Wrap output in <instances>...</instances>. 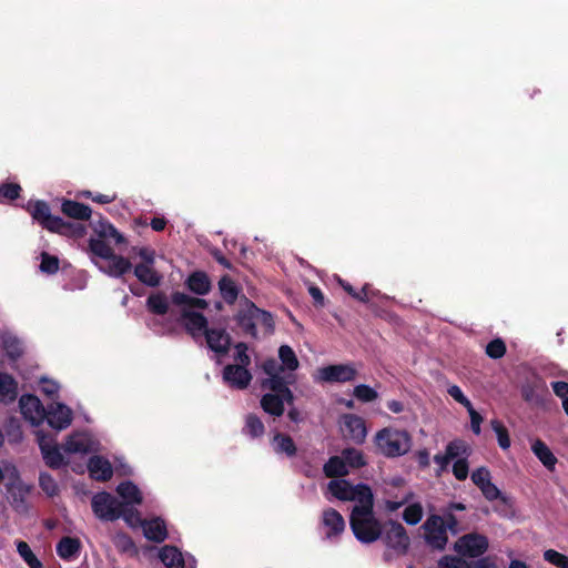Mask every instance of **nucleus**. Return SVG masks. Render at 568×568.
Wrapping results in <instances>:
<instances>
[{
	"label": "nucleus",
	"instance_id": "obj_1",
	"mask_svg": "<svg viewBox=\"0 0 568 568\" xmlns=\"http://www.w3.org/2000/svg\"><path fill=\"white\" fill-rule=\"evenodd\" d=\"M277 362L275 358H268L263 362L262 371L266 375L261 382L262 388H276L284 384H294L296 378L294 372L300 367L298 358L288 345H282L278 348Z\"/></svg>",
	"mask_w": 568,
	"mask_h": 568
},
{
	"label": "nucleus",
	"instance_id": "obj_2",
	"mask_svg": "<svg viewBox=\"0 0 568 568\" xmlns=\"http://www.w3.org/2000/svg\"><path fill=\"white\" fill-rule=\"evenodd\" d=\"M26 210L43 229L62 236L79 240L85 236L87 226L80 222L64 221L58 215H52L45 201H29Z\"/></svg>",
	"mask_w": 568,
	"mask_h": 568
},
{
	"label": "nucleus",
	"instance_id": "obj_3",
	"mask_svg": "<svg viewBox=\"0 0 568 568\" xmlns=\"http://www.w3.org/2000/svg\"><path fill=\"white\" fill-rule=\"evenodd\" d=\"M373 507L374 497L367 503L355 505L349 518L353 534L364 544L374 542L382 536L383 526L374 516Z\"/></svg>",
	"mask_w": 568,
	"mask_h": 568
},
{
	"label": "nucleus",
	"instance_id": "obj_4",
	"mask_svg": "<svg viewBox=\"0 0 568 568\" xmlns=\"http://www.w3.org/2000/svg\"><path fill=\"white\" fill-rule=\"evenodd\" d=\"M174 305L181 307V320L184 323L185 329L193 336L205 334L207 321L195 308H205L207 303L203 298L192 297L185 293L175 292L171 296Z\"/></svg>",
	"mask_w": 568,
	"mask_h": 568
},
{
	"label": "nucleus",
	"instance_id": "obj_5",
	"mask_svg": "<svg viewBox=\"0 0 568 568\" xmlns=\"http://www.w3.org/2000/svg\"><path fill=\"white\" fill-rule=\"evenodd\" d=\"M89 226L92 235L88 248H111L126 244L124 235L101 213L93 215Z\"/></svg>",
	"mask_w": 568,
	"mask_h": 568
},
{
	"label": "nucleus",
	"instance_id": "obj_6",
	"mask_svg": "<svg viewBox=\"0 0 568 568\" xmlns=\"http://www.w3.org/2000/svg\"><path fill=\"white\" fill-rule=\"evenodd\" d=\"M375 444L384 456L397 457L409 450L410 437L405 430L383 428L375 435Z\"/></svg>",
	"mask_w": 568,
	"mask_h": 568
},
{
	"label": "nucleus",
	"instance_id": "obj_7",
	"mask_svg": "<svg viewBox=\"0 0 568 568\" xmlns=\"http://www.w3.org/2000/svg\"><path fill=\"white\" fill-rule=\"evenodd\" d=\"M328 491L337 499L356 501L357 505L367 503L373 498L372 489L365 484L352 485L346 479H333L327 485Z\"/></svg>",
	"mask_w": 568,
	"mask_h": 568
},
{
	"label": "nucleus",
	"instance_id": "obj_8",
	"mask_svg": "<svg viewBox=\"0 0 568 568\" xmlns=\"http://www.w3.org/2000/svg\"><path fill=\"white\" fill-rule=\"evenodd\" d=\"M382 538L387 549L396 555H405L409 548L410 539L405 527L396 520H387L382 528Z\"/></svg>",
	"mask_w": 568,
	"mask_h": 568
},
{
	"label": "nucleus",
	"instance_id": "obj_9",
	"mask_svg": "<svg viewBox=\"0 0 568 568\" xmlns=\"http://www.w3.org/2000/svg\"><path fill=\"white\" fill-rule=\"evenodd\" d=\"M290 384L278 386L276 388H265L270 390L261 398V407L263 410L273 416L281 417L284 414V404L292 406L294 403L293 392L288 388Z\"/></svg>",
	"mask_w": 568,
	"mask_h": 568
},
{
	"label": "nucleus",
	"instance_id": "obj_10",
	"mask_svg": "<svg viewBox=\"0 0 568 568\" xmlns=\"http://www.w3.org/2000/svg\"><path fill=\"white\" fill-rule=\"evenodd\" d=\"M91 261L104 273L121 276L131 268V262L114 251H90Z\"/></svg>",
	"mask_w": 568,
	"mask_h": 568
},
{
	"label": "nucleus",
	"instance_id": "obj_11",
	"mask_svg": "<svg viewBox=\"0 0 568 568\" xmlns=\"http://www.w3.org/2000/svg\"><path fill=\"white\" fill-rule=\"evenodd\" d=\"M94 515L105 521H114L121 517L123 503L106 491L98 493L91 501Z\"/></svg>",
	"mask_w": 568,
	"mask_h": 568
},
{
	"label": "nucleus",
	"instance_id": "obj_12",
	"mask_svg": "<svg viewBox=\"0 0 568 568\" xmlns=\"http://www.w3.org/2000/svg\"><path fill=\"white\" fill-rule=\"evenodd\" d=\"M357 371L352 364L327 365L317 369L314 378L322 383H346L354 381Z\"/></svg>",
	"mask_w": 568,
	"mask_h": 568
},
{
	"label": "nucleus",
	"instance_id": "obj_13",
	"mask_svg": "<svg viewBox=\"0 0 568 568\" xmlns=\"http://www.w3.org/2000/svg\"><path fill=\"white\" fill-rule=\"evenodd\" d=\"M426 542L433 548L443 550L447 542L448 536L446 531L445 520L442 516L430 515L423 524Z\"/></svg>",
	"mask_w": 568,
	"mask_h": 568
},
{
	"label": "nucleus",
	"instance_id": "obj_14",
	"mask_svg": "<svg viewBox=\"0 0 568 568\" xmlns=\"http://www.w3.org/2000/svg\"><path fill=\"white\" fill-rule=\"evenodd\" d=\"M454 549L463 557L477 558L487 551L488 539L484 535L467 534L455 542Z\"/></svg>",
	"mask_w": 568,
	"mask_h": 568
},
{
	"label": "nucleus",
	"instance_id": "obj_15",
	"mask_svg": "<svg viewBox=\"0 0 568 568\" xmlns=\"http://www.w3.org/2000/svg\"><path fill=\"white\" fill-rule=\"evenodd\" d=\"M19 406L21 414L31 425L38 426L45 419L47 410L38 397L23 395L19 400Z\"/></svg>",
	"mask_w": 568,
	"mask_h": 568
},
{
	"label": "nucleus",
	"instance_id": "obj_16",
	"mask_svg": "<svg viewBox=\"0 0 568 568\" xmlns=\"http://www.w3.org/2000/svg\"><path fill=\"white\" fill-rule=\"evenodd\" d=\"M36 434L39 447L47 465L53 468L60 467L63 464V456L54 439L48 435H44L41 430H38Z\"/></svg>",
	"mask_w": 568,
	"mask_h": 568
},
{
	"label": "nucleus",
	"instance_id": "obj_17",
	"mask_svg": "<svg viewBox=\"0 0 568 568\" xmlns=\"http://www.w3.org/2000/svg\"><path fill=\"white\" fill-rule=\"evenodd\" d=\"M521 396L527 403L540 406L548 396L547 385L541 378L534 377L521 386Z\"/></svg>",
	"mask_w": 568,
	"mask_h": 568
},
{
	"label": "nucleus",
	"instance_id": "obj_18",
	"mask_svg": "<svg viewBox=\"0 0 568 568\" xmlns=\"http://www.w3.org/2000/svg\"><path fill=\"white\" fill-rule=\"evenodd\" d=\"M45 418L52 428L62 430L71 425L72 410L61 403H53L49 406Z\"/></svg>",
	"mask_w": 568,
	"mask_h": 568
},
{
	"label": "nucleus",
	"instance_id": "obj_19",
	"mask_svg": "<svg viewBox=\"0 0 568 568\" xmlns=\"http://www.w3.org/2000/svg\"><path fill=\"white\" fill-rule=\"evenodd\" d=\"M223 379L231 387L245 389L252 381V375L243 365L230 364L223 369Z\"/></svg>",
	"mask_w": 568,
	"mask_h": 568
},
{
	"label": "nucleus",
	"instance_id": "obj_20",
	"mask_svg": "<svg viewBox=\"0 0 568 568\" xmlns=\"http://www.w3.org/2000/svg\"><path fill=\"white\" fill-rule=\"evenodd\" d=\"M150 253L151 251H141V256L144 262L135 266L134 274L143 284L158 286L161 282V276L152 267L153 257Z\"/></svg>",
	"mask_w": 568,
	"mask_h": 568
},
{
	"label": "nucleus",
	"instance_id": "obj_21",
	"mask_svg": "<svg viewBox=\"0 0 568 568\" xmlns=\"http://www.w3.org/2000/svg\"><path fill=\"white\" fill-rule=\"evenodd\" d=\"M94 449V442L87 433H75L69 436L63 445V450L69 454H88Z\"/></svg>",
	"mask_w": 568,
	"mask_h": 568
},
{
	"label": "nucleus",
	"instance_id": "obj_22",
	"mask_svg": "<svg viewBox=\"0 0 568 568\" xmlns=\"http://www.w3.org/2000/svg\"><path fill=\"white\" fill-rule=\"evenodd\" d=\"M343 432L347 437L357 443H362L367 434L364 419L353 414H347L343 417Z\"/></svg>",
	"mask_w": 568,
	"mask_h": 568
},
{
	"label": "nucleus",
	"instance_id": "obj_23",
	"mask_svg": "<svg viewBox=\"0 0 568 568\" xmlns=\"http://www.w3.org/2000/svg\"><path fill=\"white\" fill-rule=\"evenodd\" d=\"M205 338L207 346L217 354H226L230 345L231 337L223 328H209L205 329Z\"/></svg>",
	"mask_w": 568,
	"mask_h": 568
},
{
	"label": "nucleus",
	"instance_id": "obj_24",
	"mask_svg": "<svg viewBox=\"0 0 568 568\" xmlns=\"http://www.w3.org/2000/svg\"><path fill=\"white\" fill-rule=\"evenodd\" d=\"M61 212L70 217V219H73V220H77V221H89L92 220V209L84 204V203H80L78 201H74V200H68V199H63L62 203H61Z\"/></svg>",
	"mask_w": 568,
	"mask_h": 568
},
{
	"label": "nucleus",
	"instance_id": "obj_25",
	"mask_svg": "<svg viewBox=\"0 0 568 568\" xmlns=\"http://www.w3.org/2000/svg\"><path fill=\"white\" fill-rule=\"evenodd\" d=\"M322 524L326 529V537L333 538L341 535L345 529L343 516L335 509L328 508L323 511Z\"/></svg>",
	"mask_w": 568,
	"mask_h": 568
},
{
	"label": "nucleus",
	"instance_id": "obj_26",
	"mask_svg": "<svg viewBox=\"0 0 568 568\" xmlns=\"http://www.w3.org/2000/svg\"><path fill=\"white\" fill-rule=\"evenodd\" d=\"M88 470L90 476L99 481H106L113 475L111 463L101 456H93L89 459Z\"/></svg>",
	"mask_w": 568,
	"mask_h": 568
},
{
	"label": "nucleus",
	"instance_id": "obj_27",
	"mask_svg": "<svg viewBox=\"0 0 568 568\" xmlns=\"http://www.w3.org/2000/svg\"><path fill=\"white\" fill-rule=\"evenodd\" d=\"M254 308H256V306L250 301L245 300V307L239 312L236 318L239 325L246 334L256 337L257 329L255 326V312H253Z\"/></svg>",
	"mask_w": 568,
	"mask_h": 568
},
{
	"label": "nucleus",
	"instance_id": "obj_28",
	"mask_svg": "<svg viewBox=\"0 0 568 568\" xmlns=\"http://www.w3.org/2000/svg\"><path fill=\"white\" fill-rule=\"evenodd\" d=\"M143 534L146 539L154 542H162L168 537V531L165 524L160 518H154L151 520H145L143 523Z\"/></svg>",
	"mask_w": 568,
	"mask_h": 568
},
{
	"label": "nucleus",
	"instance_id": "obj_29",
	"mask_svg": "<svg viewBox=\"0 0 568 568\" xmlns=\"http://www.w3.org/2000/svg\"><path fill=\"white\" fill-rule=\"evenodd\" d=\"M81 550V541L74 537H63L57 544V554L63 560L77 558Z\"/></svg>",
	"mask_w": 568,
	"mask_h": 568
},
{
	"label": "nucleus",
	"instance_id": "obj_30",
	"mask_svg": "<svg viewBox=\"0 0 568 568\" xmlns=\"http://www.w3.org/2000/svg\"><path fill=\"white\" fill-rule=\"evenodd\" d=\"M116 493L124 500L122 503L125 507H130L131 505H140L143 499L138 486L131 481L121 483L116 488Z\"/></svg>",
	"mask_w": 568,
	"mask_h": 568
},
{
	"label": "nucleus",
	"instance_id": "obj_31",
	"mask_svg": "<svg viewBox=\"0 0 568 568\" xmlns=\"http://www.w3.org/2000/svg\"><path fill=\"white\" fill-rule=\"evenodd\" d=\"M159 557L168 568H184L183 555L174 546H164L160 550Z\"/></svg>",
	"mask_w": 568,
	"mask_h": 568
},
{
	"label": "nucleus",
	"instance_id": "obj_32",
	"mask_svg": "<svg viewBox=\"0 0 568 568\" xmlns=\"http://www.w3.org/2000/svg\"><path fill=\"white\" fill-rule=\"evenodd\" d=\"M187 287L195 294L205 295L211 288L209 276L204 272H194L186 280Z\"/></svg>",
	"mask_w": 568,
	"mask_h": 568
},
{
	"label": "nucleus",
	"instance_id": "obj_33",
	"mask_svg": "<svg viewBox=\"0 0 568 568\" xmlns=\"http://www.w3.org/2000/svg\"><path fill=\"white\" fill-rule=\"evenodd\" d=\"M531 450L546 468H555L557 458L544 442L540 439L535 440L531 445Z\"/></svg>",
	"mask_w": 568,
	"mask_h": 568
},
{
	"label": "nucleus",
	"instance_id": "obj_34",
	"mask_svg": "<svg viewBox=\"0 0 568 568\" xmlns=\"http://www.w3.org/2000/svg\"><path fill=\"white\" fill-rule=\"evenodd\" d=\"M17 382L12 376L0 373V400L13 402L17 398Z\"/></svg>",
	"mask_w": 568,
	"mask_h": 568
},
{
	"label": "nucleus",
	"instance_id": "obj_35",
	"mask_svg": "<svg viewBox=\"0 0 568 568\" xmlns=\"http://www.w3.org/2000/svg\"><path fill=\"white\" fill-rule=\"evenodd\" d=\"M272 446L275 453L284 454L287 457H293L296 454V446L293 439L283 434H275L273 437Z\"/></svg>",
	"mask_w": 568,
	"mask_h": 568
},
{
	"label": "nucleus",
	"instance_id": "obj_36",
	"mask_svg": "<svg viewBox=\"0 0 568 568\" xmlns=\"http://www.w3.org/2000/svg\"><path fill=\"white\" fill-rule=\"evenodd\" d=\"M146 306L153 314L164 315L169 312L170 302L164 293L158 292L148 297Z\"/></svg>",
	"mask_w": 568,
	"mask_h": 568
},
{
	"label": "nucleus",
	"instance_id": "obj_37",
	"mask_svg": "<svg viewBox=\"0 0 568 568\" xmlns=\"http://www.w3.org/2000/svg\"><path fill=\"white\" fill-rule=\"evenodd\" d=\"M324 474L326 477H343L348 474V468L346 467V463L343 460L341 456L331 457L327 463L323 467Z\"/></svg>",
	"mask_w": 568,
	"mask_h": 568
},
{
	"label": "nucleus",
	"instance_id": "obj_38",
	"mask_svg": "<svg viewBox=\"0 0 568 568\" xmlns=\"http://www.w3.org/2000/svg\"><path fill=\"white\" fill-rule=\"evenodd\" d=\"M219 288L223 300L226 303L233 304L236 301L239 288L232 278L229 276H223L219 282Z\"/></svg>",
	"mask_w": 568,
	"mask_h": 568
},
{
	"label": "nucleus",
	"instance_id": "obj_39",
	"mask_svg": "<svg viewBox=\"0 0 568 568\" xmlns=\"http://www.w3.org/2000/svg\"><path fill=\"white\" fill-rule=\"evenodd\" d=\"M243 432L244 434L251 436L252 438H256L261 437L264 434L265 427L260 417H257L254 414H248L245 417V425Z\"/></svg>",
	"mask_w": 568,
	"mask_h": 568
},
{
	"label": "nucleus",
	"instance_id": "obj_40",
	"mask_svg": "<svg viewBox=\"0 0 568 568\" xmlns=\"http://www.w3.org/2000/svg\"><path fill=\"white\" fill-rule=\"evenodd\" d=\"M445 453L447 454L450 460L467 458L469 456V447L464 440L456 439L448 443Z\"/></svg>",
	"mask_w": 568,
	"mask_h": 568
},
{
	"label": "nucleus",
	"instance_id": "obj_41",
	"mask_svg": "<svg viewBox=\"0 0 568 568\" xmlns=\"http://www.w3.org/2000/svg\"><path fill=\"white\" fill-rule=\"evenodd\" d=\"M17 551L30 568H42L41 561L26 541L21 540L17 542Z\"/></svg>",
	"mask_w": 568,
	"mask_h": 568
},
{
	"label": "nucleus",
	"instance_id": "obj_42",
	"mask_svg": "<svg viewBox=\"0 0 568 568\" xmlns=\"http://www.w3.org/2000/svg\"><path fill=\"white\" fill-rule=\"evenodd\" d=\"M341 457L346 463L347 468H359L366 464L363 453L356 448L344 449Z\"/></svg>",
	"mask_w": 568,
	"mask_h": 568
},
{
	"label": "nucleus",
	"instance_id": "obj_43",
	"mask_svg": "<svg viewBox=\"0 0 568 568\" xmlns=\"http://www.w3.org/2000/svg\"><path fill=\"white\" fill-rule=\"evenodd\" d=\"M424 515V509L420 503H408V506L403 511V519L408 525H417Z\"/></svg>",
	"mask_w": 568,
	"mask_h": 568
},
{
	"label": "nucleus",
	"instance_id": "obj_44",
	"mask_svg": "<svg viewBox=\"0 0 568 568\" xmlns=\"http://www.w3.org/2000/svg\"><path fill=\"white\" fill-rule=\"evenodd\" d=\"M253 312H255L254 318L256 328L261 326L265 329V332L271 333L274 328V321L271 313L263 311L258 307L254 308Z\"/></svg>",
	"mask_w": 568,
	"mask_h": 568
},
{
	"label": "nucleus",
	"instance_id": "obj_45",
	"mask_svg": "<svg viewBox=\"0 0 568 568\" xmlns=\"http://www.w3.org/2000/svg\"><path fill=\"white\" fill-rule=\"evenodd\" d=\"M121 517L132 528L143 527L145 520L141 519L140 513L131 507H121Z\"/></svg>",
	"mask_w": 568,
	"mask_h": 568
},
{
	"label": "nucleus",
	"instance_id": "obj_46",
	"mask_svg": "<svg viewBox=\"0 0 568 568\" xmlns=\"http://www.w3.org/2000/svg\"><path fill=\"white\" fill-rule=\"evenodd\" d=\"M40 271L47 274H53L59 270V258L48 254L45 251L41 253Z\"/></svg>",
	"mask_w": 568,
	"mask_h": 568
},
{
	"label": "nucleus",
	"instance_id": "obj_47",
	"mask_svg": "<svg viewBox=\"0 0 568 568\" xmlns=\"http://www.w3.org/2000/svg\"><path fill=\"white\" fill-rule=\"evenodd\" d=\"M491 428L497 435L498 444L503 449H507L510 446V439L506 427L497 419L490 422Z\"/></svg>",
	"mask_w": 568,
	"mask_h": 568
},
{
	"label": "nucleus",
	"instance_id": "obj_48",
	"mask_svg": "<svg viewBox=\"0 0 568 568\" xmlns=\"http://www.w3.org/2000/svg\"><path fill=\"white\" fill-rule=\"evenodd\" d=\"M439 568H471L470 564L462 557L444 556L438 561Z\"/></svg>",
	"mask_w": 568,
	"mask_h": 568
},
{
	"label": "nucleus",
	"instance_id": "obj_49",
	"mask_svg": "<svg viewBox=\"0 0 568 568\" xmlns=\"http://www.w3.org/2000/svg\"><path fill=\"white\" fill-rule=\"evenodd\" d=\"M506 353V345L503 339L495 338L486 346V354L493 359L501 358Z\"/></svg>",
	"mask_w": 568,
	"mask_h": 568
},
{
	"label": "nucleus",
	"instance_id": "obj_50",
	"mask_svg": "<svg viewBox=\"0 0 568 568\" xmlns=\"http://www.w3.org/2000/svg\"><path fill=\"white\" fill-rule=\"evenodd\" d=\"M354 396L361 402L368 403L375 400L378 395L371 386L361 384L354 388Z\"/></svg>",
	"mask_w": 568,
	"mask_h": 568
},
{
	"label": "nucleus",
	"instance_id": "obj_51",
	"mask_svg": "<svg viewBox=\"0 0 568 568\" xmlns=\"http://www.w3.org/2000/svg\"><path fill=\"white\" fill-rule=\"evenodd\" d=\"M544 559L556 567L568 568V557L554 549L546 550Z\"/></svg>",
	"mask_w": 568,
	"mask_h": 568
},
{
	"label": "nucleus",
	"instance_id": "obj_52",
	"mask_svg": "<svg viewBox=\"0 0 568 568\" xmlns=\"http://www.w3.org/2000/svg\"><path fill=\"white\" fill-rule=\"evenodd\" d=\"M22 189L18 183H2L0 185V197L14 201L20 197Z\"/></svg>",
	"mask_w": 568,
	"mask_h": 568
},
{
	"label": "nucleus",
	"instance_id": "obj_53",
	"mask_svg": "<svg viewBox=\"0 0 568 568\" xmlns=\"http://www.w3.org/2000/svg\"><path fill=\"white\" fill-rule=\"evenodd\" d=\"M79 195L82 197H85V199H91L93 202L99 203V204H110L116 200L115 193H108V194L98 193L94 195L89 190L80 191Z\"/></svg>",
	"mask_w": 568,
	"mask_h": 568
},
{
	"label": "nucleus",
	"instance_id": "obj_54",
	"mask_svg": "<svg viewBox=\"0 0 568 568\" xmlns=\"http://www.w3.org/2000/svg\"><path fill=\"white\" fill-rule=\"evenodd\" d=\"M114 546L123 552L135 551V545L133 540L123 532H119L113 538Z\"/></svg>",
	"mask_w": 568,
	"mask_h": 568
},
{
	"label": "nucleus",
	"instance_id": "obj_55",
	"mask_svg": "<svg viewBox=\"0 0 568 568\" xmlns=\"http://www.w3.org/2000/svg\"><path fill=\"white\" fill-rule=\"evenodd\" d=\"M39 484H40V487L42 488V490L48 496L57 495V493H58V485H57L55 480L53 479V477L51 475H49L47 473L40 474Z\"/></svg>",
	"mask_w": 568,
	"mask_h": 568
},
{
	"label": "nucleus",
	"instance_id": "obj_56",
	"mask_svg": "<svg viewBox=\"0 0 568 568\" xmlns=\"http://www.w3.org/2000/svg\"><path fill=\"white\" fill-rule=\"evenodd\" d=\"M554 393L562 400V407L568 415V383L554 382L551 383Z\"/></svg>",
	"mask_w": 568,
	"mask_h": 568
},
{
	"label": "nucleus",
	"instance_id": "obj_57",
	"mask_svg": "<svg viewBox=\"0 0 568 568\" xmlns=\"http://www.w3.org/2000/svg\"><path fill=\"white\" fill-rule=\"evenodd\" d=\"M234 361L236 362L235 365H243L247 368V366L251 364V358L247 354V346L244 343H239L235 345V355Z\"/></svg>",
	"mask_w": 568,
	"mask_h": 568
},
{
	"label": "nucleus",
	"instance_id": "obj_58",
	"mask_svg": "<svg viewBox=\"0 0 568 568\" xmlns=\"http://www.w3.org/2000/svg\"><path fill=\"white\" fill-rule=\"evenodd\" d=\"M414 498V494L412 491H408L403 495V497L399 500H390L387 499L384 501L385 509L389 513L396 511L402 506L410 503Z\"/></svg>",
	"mask_w": 568,
	"mask_h": 568
},
{
	"label": "nucleus",
	"instance_id": "obj_59",
	"mask_svg": "<svg viewBox=\"0 0 568 568\" xmlns=\"http://www.w3.org/2000/svg\"><path fill=\"white\" fill-rule=\"evenodd\" d=\"M473 483L481 489L486 483H490V473L486 467H479L471 474Z\"/></svg>",
	"mask_w": 568,
	"mask_h": 568
},
{
	"label": "nucleus",
	"instance_id": "obj_60",
	"mask_svg": "<svg viewBox=\"0 0 568 568\" xmlns=\"http://www.w3.org/2000/svg\"><path fill=\"white\" fill-rule=\"evenodd\" d=\"M136 222H138L139 224H141V225H144V226L150 225V226H151V229H152L153 231H155V232H161V231H163V230L166 227V225H168V220H166L164 216H162V215L153 216V217L150 220V222H148V219H146V217H145L144 220L139 219Z\"/></svg>",
	"mask_w": 568,
	"mask_h": 568
},
{
	"label": "nucleus",
	"instance_id": "obj_61",
	"mask_svg": "<svg viewBox=\"0 0 568 568\" xmlns=\"http://www.w3.org/2000/svg\"><path fill=\"white\" fill-rule=\"evenodd\" d=\"M453 474L458 480H465L468 476L467 458H459L453 465Z\"/></svg>",
	"mask_w": 568,
	"mask_h": 568
},
{
	"label": "nucleus",
	"instance_id": "obj_62",
	"mask_svg": "<svg viewBox=\"0 0 568 568\" xmlns=\"http://www.w3.org/2000/svg\"><path fill=\"white\" fill-rule=\"evenodd\" d=\"M447 393L460 405L465 408H470V400L464 395L463 390L457 385H452L448 387Z\"/></svg>",
	"mask_w": 568,
	"mask_h": 568
},
{
	"label": "nucleus",
	"instance_id": "obj_63",
	"mask_svg": "<svg viewBox=\"0 0 568 568\" xmlns=\"http://www.w3.org/2000/svg\"><path fill=\"white\" fill-rule=\"evenodd\" d=\"M470 416L471 429L476 435L480 434V423L483 422V417L474 409L473 405L470 408H466Z\"/></svg>",
	"mask_w": 568,
	"mask_h": 568
},
{
	"label": "nucleus",
	"instance_id": "obj_64",
	"mask_svg": "<svg viewBox=\"0 0 568 568\" xmlns=\"http://www.w3.org/2000/svg\"><path fill=\"white\" fill-rule=\"evenodd\" d=\"M480 490L488 500H496L500 496V490L491 481L486 483V486L481 487Z\"/></svg>",
	"mask_w": 568,
	"mask_h": 568
}]
</instances>
